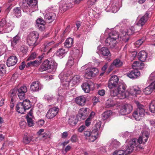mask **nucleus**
Instances as JSON below:
<instances>
[{
  "label": "nucleus",
  "mask_w": 155,
  "mask_h": 155,
  "mask_svg": "<svg viewBox=\"0 0 155 155\" xmlns=\"http://www.w3.org/2000/svg\"><path fill=\"white\" fill-rule=\"evenodd\" d=\"M149 133L147 131H143L141 136H140L138 139L134 138L130 141L129 145L127 147L125 150H115L113 153V155H127L132 152L135 148L137 149H143V146L140 144H144L147 142L149 138Z\"/></svg>",
  "instance_id": "obj_1"
},
{
  "label": "nucleus",
  "mask_w": 155,
  "mask_h": 155,
  "mask_svg": "<svg viewBox=\"0 0 155 155\" xmlns=\"http://www.w3.org/2000/svg\"><path fill=\"white\" fill-rule=\"evenodd\" d=\"M59 77L60 78L62 85L65 87H68L69 86H73L78 84L80 80V77L79 75H75L72 78L69 74H64L63 73L60 74Z\"/></svg>",
  "instance_id": "obj_2"
},
{
  "label": "nucleus",
  "mask_w": 155,
  "mask_h": 155,
  "mask_svg": "<svg viewBox=\"0 0 155 155\" xmlns=\"http://www.w3.org/2000/svg\"><path fill=\"white\" fill-rule=\"evenodd\" d=\"M121 34L119 35L118 33L116 31H113L110 33L109 36L105 40L106 45L110 47L111 48H116L117 47V40H122L124 41L127 42L128 41V38H120Z\"/></svg>",
  "instance_id": "obj_3"
},
{
  "label": "nucleus",
  "mask_w": 155,
  "mask_h": 155,
  "mask_svg": "<svg viewBox=\"0 0 155 155\" xmlns=\"http://www.w3.org/2000/svg\"><path fill=\"white\" fill-rule=\"evenodd\" d=\"M39 37L38 33L36 31L31 32L27 38V43L30 46L35 47L39 44L38 40Z\"/></svg>",
  "instance_id": "obj_4"
},
{
  "label": "nucleus",
  "mask_w": 155,
  "mask_h": 155,
  "mask_svg": "<svg viewBox=\"0 0 155 155\" xmlns=\"http://www.w3.org/2000/svg\"><path fill=\"white\" fill-rule=\"evenodd\" d=\"M55 62L54 61H49L48 60L45 61L39 68V71L42 72L49 69L53 71L55 68Z\"/></svg>",
  "instance_id": "obj_5"
},
{
  "label": "nucleus",
  "mask_w": 155,
  "mask_h": 155,
  "mask_svg": "<svg viewBox=\"0 0 155 155\" xmlns=\"http://www.w3.org/2000/svg\"><path fill=\"white\" fill-rule=\"evenodd\" d=\"M137 106V108L133 113V116L136 120H140L144 115L145 111L143 106L139 103Z\"/></svg>",
  "instance_id": "obj_6"
},
{
  "label": "nucleus",
  "mask_w": 155,
  "mask_h": 155,
  "mask_svg": "<svg viewBox=\"0 0 155 155\" xmlns=\"http://www.w3.org/2000/svg\"><path fill=\"white\" fill-rule=\"evenodd\" d=\"M119 78L116 75L111 77L108 82V87L110 89L117 88L119 83Z\"/></svg>",
  "instance_id": "obj_7"
},
{
  "label": "nucleus",
  "mask_w": 155,
  "mask_h": 155,
  "mask_svg": "<svg viewBox=\"0 0 155 155\" xmlns=\"http://www.w3.org/2000/svg\"><path fill=\"white\" fill-rule=\"evenodd\" d=\"M127 86L124 83L119 82L117 88L119 92V95L120 98L123 99L126 98L127 96L126 93Z\"/></svg>",
  "instance_id": "obj_8"
},
{
  "label": "nucleus",
  "mask_w": 155,
  "mask_h": 155,
  "mask_svg": "<svg viewBox=\"0 0 155 155\" xmlns=\"http://www.w3.org/2000/svg\"><path fill=\"white\" fill-rule=\"evenodd\" d=\"M98 71V69L96 68L87 69L85 71L84 77L87 79H90L95 76Z\"/></svg>",
  "instance_id": "obj_9"
},
{
  "label": "nucleus",
  "mask_w": 155,
  "mask_h": 155,
  "mask_svg": "<svg viewBox=\"0 0 155 155\" xmlns=\"http://www.w3.org/2000/svg\"><path fill=\"white\" fill-rule=\"evenodd\" d=\"M89 109L87 108H82L79 111V113L76 117L78 120L85 119L88 116Z\"/></svg>",
  "instance_id": "obj_10"
},
{
  "label": "nucleus",
  "mask_w": 155,
  "mask_h": 155,
  "mask_svg": "<svg viewBox=\"0 0 155 155\" xmlns=\"http://www.w3.org/2000/svg\"><path fill=\"white\" fill-rule=\"evenodd\" d=\"M17 89V94L19 98L21 100L24 99L25 98V93L27 91V87L26 86H23Z\"/></svg>",
  "instance_id": "obj_11"
},
{
  "label": "nucleus",
  "mask_w": 155,
  "mask_h": 155,
  "mask_svg": "<svg viewBox=\"0 0 155 155\" xmlns=\"http://www.w3.org/2000/svg\"><path fill=\"white\" fill-rule=\"evenodd\" d=\"M132 108V106L130 104H125L121 107L120 112L123 115L128 114L131 111Z\"/></svg>",
  "instance_id": "obj_12"
},
{
  "label": "nucleus",
  "mask_w": 155,
  "mask_h": 155,
  "mask_svg": "<svg viewBox=\"0 0 155 155\" xmlns=\"http://www.w3.org/2000/svg\"><path fill=\"white\" fill-rule=\"evenodd\" d=\"M59 109L56 107L50 109L47 113L46 117L49 119L54 117L58 113Z\"/></svg>",
  "instance_id": "obj_13"
},
{
  "label": "nucleus",
  "mask_w": 155,
  "mask_h": 155,
  "mask_svg": "<svg viewBox=\"0 0 155 155\" xmlns=\"http://www.w3.org/2000/svg\"><path fill=\"white\" fill-rule=\"evenodd\" d=\"M44 54H42L41 55L38 56V58L39 60H36L34 61H31L28 62L26 65V67L27 68L30 67L37 66L39 65L41 62V60L44 57Z\"/></svg>",
  "instance_id": "obj_14"
},
{
  "label": "nucleus",
  "mask_w": 155,
  "mask_h": 155,
  "mask_svg": "<svg viewBox=\"0 0 155 155\" xmlns=\"http://www.w3.org/2000/svg\"><path fill=\"white\" fill-rule=\"evenodd\" d=\"M100 53L104 57H107V60L108 61L111 60L110 57L111 54L109 49L107 47H103L100 50Z\"/></svg>",
  "instance_id": "obj_15"
},
{
  "label": "nucleus",
  "mask_w": 155,
  "mask_h": 155,
  "mask_svg": "<svg viewBox=\"0 0 155 155\" xmlns=\"http://www.w3.org/2000/svg\"><path fill=\"white\" fill-rule=\"evenodd\" d=\"M41 89V85L38 81L32 82L30 85V90L33 92L39 91Z\"/></svg>",
  "instance_id": "obj_16"
},
{
  "label": "nucleus",
  "mask_w": 155,
  "mask_h": 155,
  "mask_svg": "<svg viewBox=\"0 0 155 155\" xmlns=\"http://www.w3.org/2000/svg\"><path fill=\"white\" fill-rule=\"evenodd\" d=\"M46 22L42 18H38L36 20V26L40 31H43L45 29V25Z\"/></svg>",
  "instance_id": "obj_17"
},
{
  "label": "nucleus",
  "mask_w": 155,
  "mask_h": 155,
  "mask_svg": "<svg viewBox=\"0 0 155 155\" xmlns=\"http://www.w3.org/2000/svg\"><path fill=\"white\" fill-rule=\"evenodd\" d=\"M18 59L15 55L10 56L7 61V65L8 67L15 65L17 63Z\"/></svg>",
  "instance_id": "obj_18"
},
{
  "label": "nucleus",
  "mask_w": 155,
  "mask_h": 155,
  "mask_svg": "<svg viewBox=\"0 0 155 155\" xmlns=\"http://www.w3.org/2000/svg\"><path fill=\"white\" fill-rule=\"evenodd\" d=\"M56 18V15L54 13H48L46 14L44 17L45 21L48 23L52 22Z\"/></svg>",
  "instance_id": "obj_19"
},
{
  "label": "nucleus",
  "mask_w": 155,
  "mask_h": 155,
  "mask_svg": "<svg viewBox=\"0 0 155 155\" xmlns=\"http://www.w3.org/2000/svg\"><path fill=\"white\" fill-rule=\"evenodd\" d=\"M86 101V98L83 96L78 97L75 99L76 103L78 105L81 106L85 105Z\"/></svg>",
  "instance_id": "obj_20"
},
{
  "label": "nucleus",
  "mask_w": 155,
  "mask_h": 155,
  "mask_svg": "<svg viewBox=\"0 0 155 155\" xmlns=\"http://www.w3.org/2000/svg\"><path fill=\"white\" fill-rule=\"evenodd\" d=\"M149 15L148 13L146 12L144 15L139 20L137 25L138 26H142L148 20Z\"/></svg>",
  "instance_id": "obj_21"
},
{
  "label": "nucleus",
  "mask_w": 155,
  "mask_h": 155,
  "mask_svg": "<svg viewBox=\"0 0 155 155\" xmlns=\"http://www.w3.org/2000/svg\"><path fill=\"white\" fill-rule=\"evenodd\" d=\"M140 75V73L137 70H133L128 73L127 76L131 79H135Z\"/></svg>",
  "instance_id": "obj_22"
},
{
  "label": "nucleus",
  "mask_w": 155,
  "mask_h": 155,
  "mask_svg": "<svg viewBox=\"0 0 155 155\" xmlns=\"http://www.w3.org/2000/svg\"><path fill=\"white\" fill-rule=\"evenodd\" d=\"M90 133L91 137L89 138V140L91 142H94L98 136V130L97 129H94L90 132Z\"/></svg>",
  "instance_id": "obj_23"
},
{
  "label": "nucleus",
  "mask_w": 155,
  "mask_h": 155,
  "mask_svg": "<svg viewBox=\"0 0 155 155\" xmlns=\"http://www.w3.org/2000/svg\"><path fill=\"white\" fill-rule=\"evenodd\" d=\"M68 51V50L66 49L61 48L58 50L55 54L57 56L60 58H62L65 55Z\"/></svg>",
  "instance_id": "obj_24"
},
{
  "label": "nucleus",
  "mask_w": 155,
  "mask_h": 155,
  "mask_svg": "<svg viewBox=\"0 0 155 155\" xmlns=\"http://www.w3.org/2000/svg\"><path fill=\"white\" fill-rule=\"evenodd\" d=\"M134 31L133 29H130L129 28L127 30V31H122L121 32V36L120 38H121L122 37L124 38H129L128 37H126V35H130L134 34ZM129 38H128V39Z\"/></svg>",
  "instance_id": "obj_25"
},
{
  "label": "nucleus",
  "mask_w": 155,
  "mask_h": 155,
  "mask_svg": "<svg viewBox=\"0 0 155 155\" xmlns=\"http://www.w3.org/2000/svg\"><path fill=\"white\" fill-rule=\"evenodd\" d=\"M73 7V4L71 2H67L63 4L62 5H60V8L61 11L63 12L66 11L67 9L71 8Z\"/></svg>",
  "instance_id": "obj_26"
},
{
  "label": "nucleus",
  "mask_w": 155,
  "mask_h": 155,
  "mask_svg": "<svg viewBox=\"0 0 155 155\" xmlns=\"http://www.w3.org/2000/svg\"><path fill=\"white\" fill-rule=\"evenodd\" d=\"M139 59L142 62L145 61L147 57V53L144 51H142L138 54Z\"/></svg>",
  "instance_id": "obj_27"
},
{
  "label": "nucleus",
  "mask_w": 155,
  "mask_h": 155,
  "mask_svg": "<svg viewBox=\"0 0 155 155\" xmlns=\"http://www.w3.org/2000/svg\"><path fill=\"white\" fill-rule=\"evenodd\" d=\"M91 83H84L81 85L82 88L84 92L86 93H89L91 91Z\"/></svg>",
  "instance_id": "obj_28"
},
{
  "label": "nucleus",
  "mask_w": 155,
  "mask_h": 155,
  "mask_svg": "<svg viewBox=\"0 0 155 155\" xmlns=\"http://www.w3.org/2000/svg\"><path fill=\"white\" fill-rule=\"evenodd\" d=\"M16 110L19 113L23 114L26 110L23 106L22 102L19 103L16 107Z\"/></svg>",
  "instance_id": "obj_29"
},
{
  "label": "nucleus",
  "mask_w": 155,
  "mask_h": 155,
  "mask_svg": "<svg viewBox=\"0 0 155 155\" xmlns=\"http://www.w3.org/2000/svg\"><path fill=\"white\" fill-rule=\"evenodd\" d=\"M78 57V54H77L76 56L74 57V56H73L72 57H69L68 61L67 63V65L69 67H71L73 66L74 63V59H77Z\"/></svg>",
  "instance_id": "obj_30"
},
{
  "label": "nucleus",
  "mask_w": 155,
  "mask_h": 155,
  "mask_svg": "<svg viewBox=\"0 0 155 155\" xmlns=\"http://www.w3.org/2000/svg\"><path fill=\"white\" fill-rule=\"evenodd\" d=\"M112 114V112L111 110H107L101 114V119L104 120L108 118Z\"/></svg>",
  "instance_id": "obj_31"
},
{
  "label": "nucleus",
  "mask_w": 155,
  "mask_h": 155,
  "mask_svg": "<svg viewBox=\"0 0 155 155\" xmlns=\"http://www.w3.org/2000/svg\"><path fill=\"white\" fill-rule=\"evenodd\" d=\"M73 43V39L69 38L66 40L64 43V45L66 48H69L72 46Z\"/></svg>",
  "instance_id": "obj_32"
},
{
  "label": "nucleus",
  "mask_w": 155,
  "mask_h": 155,
  "mask_svg": "<svg viewBox=\"0 0 155 155\" xmlns=\"http://www.w3.org/2000/svg\"><path fill=\"white\" fill-rule=\"evenodd\" d=\"M25 2L29 7L33 8L36 6L38 1L37 0H25Z\"/></svg>",
  "instance_id": "obj_33"
},
{
  "label": "nucleus",
  "mask_w": 155,
  "mask_h": 155,
  "mask_svg": "<svg viewBox=\"0 0 155 155\" xmlns=\"http://www.w3.org/2000/svg\"><path fill=\"white\" fill-rule=\"evenodd\" d=\"M153 88L151 86V83L148 87L143 90V92L146 94H150L152 92Z\"/></svg>",
  "instance_id": "obj_34"
},
{
  "label": "nucleus",
  "mask_w": 155,
  "mask_h": 155,
  "mask_svg": "<svg viewBox=\"0 0 155 155\" xmlns=\"http://www.w3.org/2000/svg\"><path fill=\"white\" fill-rule=\"evenodd\" d=\"M22 103L26 110L31 108V105L30 103V101L29 100L25 99L24 100Z\"/></svg>",
  "instance_id": "obj_35"
},
{
  "label": "nucleus",
  "mask_w": 155,
  "mask_h": 155,
  "mask_svg": "<svg viewBox=\"0 0 155 155\" xmlns=\"http://www.w3.org/2000/svg\"><path fill=\"white\" fill-rule=\"evenodd\" d=\"M110 96L112 97H115L117 96L120 98L119 96V92L117 88H113L112 89H110Z\"/></svg>",
  "instance_id": "obj_36"
},
{
  "label": "nucleus",
  "mask_w": 155,
  "mask_h": 155,
  "mask_svg": "<svg viewBox=\"0 0 155 155\" xmlns=\"http://www.w3.org/2000/svg\"><path fill=\"white\" fill-rule=\"evenodd\" d=\"M6 68L4 64H0V78H2L6 73Z\"/></svg>",
  "instance_id": "obj_37"
},
{
  "label": "nucleus",
  "mask_w": 155,
  "mask_h": 155,
  "mask_svg": "<svg viewBox=\"0 0 155 155\" xmlns=\"http://www.w3.org/2000/svg\"><path fill=\"white\" fill-rule=\"evenodd\" d=\"M14 28L13 24H11L9 23H7L5 26V30L6 33H9L11 32Z\"/></svg>",
  "instance_id": "obj_38"
},
{
  "label": "nucleus",
  "mask_w": 155,
  "mask_h": 155,
  "mask_svg": "<svg viewBox=\"0 0 155 155\" xmlns=\"http://www.w3.org/2000/svg\"><path fill=\"white\" fill-rule=\"evenodd\" d=\"M113 64H114L116 68H118L121 66L123 64L122 62L119 59H114L112 62Z\"/></svg>",
  "instance_id": "obj_39"
},
{
  "label": "nucleus",
  "mask_w": 155,
  "mask_h": 155,
  "mask_svg": "<svg viewBox=\"0 0 155 155\" xmlns=\"http://www.w3.org/2000/svg\"><path fill=\"white\" fill-rule=\"evenodd\" d=\"M20 38L18 35H17L13 38V40L11 42V46L13 48L17 44Z\"/></svg>",
  "instance_id": "obj_40"
},
{
  "label": "nucleus",
  "mask_w": 155,
  "mask_h": 155,
  "mask_svg": "<svg viewBox=\"0 0 155 155\" xmlns=\"http://www.w3.org/2000/svg\"><path fill=\"white\" fill-rule=\"evenodd\" d=\"M32 138L31 136H27L25 135L23 139V142L25 144L28 143L32 140Z\"/></svg>",
  "instance_id": "obj_41"
},
{
  "label": "nucleus",
  "mask_w": 155,
  "mask_h": 155,
  "mask_svg": "<svg viewBox=\"0 0 155 155\" xmlns=\"http://www.w3.org/2000/svg\"><path fill=\"white\" fill-rule=\"evenodd\" d=\"M13 12L17 17L21 16V8L18 7L15 8L14 9Z\"/></svg>",
  "instance_id": "obj_42"
},
{
  "label": "nucleus",
  "mask_w": 155,
  "mask_h": 155,
  "mask_svg": "<svg viewBox=\"0 0 155 155\" xmlns=\"http://www.w3.org/2000/svg\"><path fill=\"white\" fill-rule=\"evenodd\" d=\"M120 145V142L116 140H112L110 144V146L113 148H117L119 147Z\"/></svg>",
  "instance_id": "obj_43"
},
{
  "label": "nucleus",
  "mask_w": 155,
  "mask_h": 155,
  "mask_svg": "<svg viewBox=\"0 0 155 155\" xmlns=\"http://www.w3.org/2000/svg\"><path fill=\"white\" fill-rule=\"evenodd\" d=\"M145 39V37H143L141 39L137 41L135 43V45L136 47H139L140 46Z\"/></svg>",
  "instance_id": "obj_44"
},
{
  "label": "nucleus",
  "mask_w": 155,
  "mask_h": 155,
  "mask_svg": "<svg viewBox=\"0 0 155 155\" xmlns=\"http://www.w3.org/2000/svg\"><path fill=\"white\" fill-rule=\"evenodd\" d=\"M149 110L152 113H155V101H152L150 105Z\"/></svg>",
  "instance_id": "obj_45"
},
{
  "label": "nucleus",
  "mask_w": 155,
  "mask_h": 155,
  "mask_svg": "<svg viewBox=\"0 0 155 155\" xmlns=\"http://www.w3.org/2000/svg\"><path fill=\"white\" fill-rule=\"evenodd\" d=\"M107 106L108 107H113L115 105V103L114 101L110 98L108 99L107 101Z\"/></svg>",
  "instance_id": "obj_46"
},
{
  "label": "nucleus",
  "mask_w": 155,
  "mask_h": 155,
  "mask_svg": "<svg viewBox=\"0 0 155 155\" xmlns=\"http://www.w3.org/2000/svg\"><path fill=\"white\" fill-rule=\"evenodd\" d=\"M26 118L27 119L28 126L30 127L33 126L34 124L31 117L28 118V116H26Z\"/></svg>",
  "instance_id": "obj_47"
},
{
  "label": "nucleus",
  "mask_w": 155,
  "mask_h": 155,
  "mask_svg": "<svg viewBox=\"0 0 155 155\" xmlns=\"http://www.w3.org/2000/svg\"><path fill=\"white\" fill-rule=\"evenodd\" d=\"M54 44V42L53 41H51L50 42H48V41H46L44 43V51H45V49H46L49 46L53 45Z\"/></svg>",
  "instance_id": "obj_48"
},
{
  "label": "nucleus",
  "mask_w": 155,
  "mask_h": 155,
  "mask_svg": "<svg viewBox=\"0 0 155 155\" xmlns=\"http://www.w3.org/2000/svg\"><path fill=\"white\" fill-rule=\"evenodd\" d=\"M132 90V92H133L132 94H134L136 96L137 94H140L141 92L139 88L138 87L134 88Z\"/></svg>",
  "instance_id": "obj_49"
},
{
  "label": "nucleus",
  "mask_w": 155,
  "mask_h": 155,
  "mask_svg": "<svg viewBox=\"0 0 155 155\" xmlns=\"http://www.w3.org/2000/svg\"><path fill=\"white\" fill-rule=\"evenodd\" d=\"M37 54L35 52L32 53L27 59V61L33 60L36 58Z\"/></svg>",
  "instance_id": "obj_50"
},
{
  "label": "nucleus",
  "mask_w": 155,
  "mask_h": 155,
  "mask_svg": "<svg viewBox=\"0 0 155 155\" xmlns=\"http://www.w3.org/2000/svg\"><path fill=\"white\" fill-rule=\"evenodd\" d=\"M28 50L27 47L25 45H22L20 48V51L22 53H25L27 52Z\"/></svg>",
  "instance_id": "obj_51"
},
{
  "label": "nucleus",
  "mask_w": 155,
  "mask_h": 155,
  "mask_svg": "<svg viewBox=\"0 0 155 155\" xmlns=\"http://www.w3.org/2000/svg\"><path fill=\"white\" fill-rule=\"evenodd\" d=\"M97 0H88L87 3V5L88 6V8L91 7L93 5H94L95 2Z\"/></svg>",
  "instance_id": "obj_52"
},
{
  "label": "nucleus",
  "mask_w": 155,
  "mask_h": 155,
  "mask_svg": "<svg viewBox=\"0 0 155 155\" xmlns=\"http://www.w3.org/2000/svg\"><path fill=\"white\" fill-rule=\"evenodd\" d=\"M18 92L17 88H15L12 90L11 91V97H15L16 94Z\"/></svg>",
  "instance_id": "obj_53"
},
{
  "label": "nucleus",
  "mask_w": 155,
  "mask_h": 155,
  "mask_svg": "<svg viewBox=\"0 0 155 155\" xmlns=\"http://www.w3.org/2000/svg\"><path fill=\"white\" fill-rule=\"evenodd\" d=\"M148 81H152V82H154L155 81V74L154 73L151 74L149 78Z\"/></svg>",
  "instance_id": "obj_54"
},
{
  "label": "nucleus",
  "mask_w": 155,
  "mask_h": 155,
  "mask_svg": "<svg viewBox=\"0 0 155 155\" xmlns=\"http://www.w3.org/2000/svg\"><path fill=\"white\" fill-rule=\"evenodd\" d=\"M116 67L113 64V63H112L111 65L109 67L108 69V73H110Z\"/></svg>",
  "instance_id": "obj_55"
},
{
  "label": "nucleus",
  "mask_w": 155,
  "mask_h": 155,
  "mask_svg": "<svg viewBox=\"0 0 155 155\" xmlns=\"http://www.w3.org/2000/svg\"><path fill=\"white\" fill-rule=\"evenodd\" d=\"M142 63H140L138 61H134L132 64V67L133 68L134 67H138L140 66V65Z\"/></svg>",
  "instance_id": "obj_56"
},
{
  "label": "nucleus",
  "mask_w": 155,
  "mask_h": 155,
  "mask_svg": "<svg viewBox=\"0 0 155 155\" xmlns=\"http://www.w3.org/2000/svg\"><path fill=\"white\" fill-rule=\"evenodd\" d=\"M71 140L72 142H74L76 141L77 140V137L76 135H73L71 137Z\"/></svg>",
  "instance_id": "obj_57"
},
{
  "label": "nucleus",
  "mask_w": 155,
  "mask_h": 155,
  "mask_svg": "<svg viewBox=\"0 0 155 155\" xmlns=\"http://www.w3.org/2000/svg\"><path fill=\"white\" fill-rule=\"evenodd\" d=\"M108 65L107 63H106L101 68V70L102 72H105L108 67Z\"/></svg>",
  "instance_id": "obj_58"
},
{
  "label": "nucleus",
  "mask_w": 155,
  "mask_h": 155,
  "mask_svg": "<svg viewBox=\"0 0 155 155\" xmlns=\"http://www.w3.org/2000/svg\"><path fill=\"white\" fill-rule=\"evenodd\" d=\"M44 131V129H40L39 131L37 132L38 134L39 135H41L42 137H45V135L46 134H41V133Z\"/></svg>",
  "instance_id": "obj_59"
},
{
  "label": "nucleus",
  "mask_w": 155,
  "mask_h": 155,
  "mask_svg": "<svg viewBox=\"0 0 155 155\" xmlns=\"http://www.w3.org/2000/svg\"><path fill=\"white\" fill-rule=\"evenodd\" d=\"M84 135L87 137H89V138L91 137L90 132L88 131H85L84 132Z\"/></svg>",
  "instance_id": "obj_60"
},
{
  "label": "nucleus",
  "mask_w": 155,
  "mask_h": 155,
  "mask_svg": "<svg viewBox=\"0 0 155 155\" xmlns=\"http://www.w3.org/2000/svg\"><path fill=\"white\" fill-rule=\"evenodd\" d=\"M6 21L5 19H2L0 21V26L3 27L6 24Z\"/></svg>",
  "instance_id": "obj_61"
},
{
  "label": "nucleus",
  "mask_w": 155,
  "mask_h": 155,
  "mask_svg": "<svg viewBox=\"0 0 155 155\" xmlns=\"http://www.w3.org/2000/svg\"><path fill=\"white\" fill-rule=\"evenodd\" d=\"M25 66H26L25 63L23 61L22 62L21 64L19 66V69L21 70H22L24 69Z\"/></svg>",
  "instance_id": "obj_62"
},
{
  "label": "nucleus",
  "mask_w": 155,
  "mask_h": 155,
  "mask_svg": "<svg viewBox=\"0 0 155 155\" xmlns=\"http://www.w3.org/2000/svg\"><path fill=\"white\" fill-rule=\"evenodd\" d=\"M98 94L101 96H103L105 94V91L103 89L100 90L98 91Z\"/></svg>",
  "instance_id": "obj_63"
},
{
  "label": "nucleus",
  "mask_w": 155,
  "mask_h": 155,
  "mask_svg": "<svg viewBox=\"0 0 155 155\" xmlns=\"http://www.w3.org/2000/svg\"><path fill=\"white\" fill-rule=\"evenodd\" d=\"M45 123V121L43 120H40L38 122V124L39 126H42Z\"/></svg>",
  "instance_id": "obj_64"
}]
</instances>
